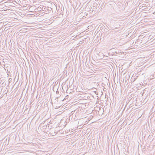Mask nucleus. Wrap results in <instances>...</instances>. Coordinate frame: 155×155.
Returning a JSON list of instances; mask_svg holds the SVG:
<instances>
[{"label": "nucleus", "mask_w": 155, "mask_h": 155, "mask_svg": "<svg viewBox=\"0 0 155 155\" xmlns=\"http://www.w3.org/2000/svg\"><path fill=\"white\" fill-rule=\"evenodd\" d=\"M51 134H52V135L53 136H54V135H55V134H56L55 133V132H54V133H51Z\"/></svg>", "instance_id": "obj_1"}, {"label": "nucleus", "mask_w": 155, "mask_h": 155, "mask_svg": "<svg viewBox=\"0 0 155 155\" xmlns=\"http://www.w3.org/2000/svg\"><path fill=\"white\" fill-rule=\"evenodd\" d=\"M59 93V92L58 91H56V93Z\"/></svg>", "instance_id": "obj_2"}]
</instances>
